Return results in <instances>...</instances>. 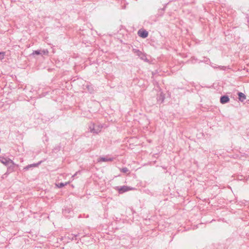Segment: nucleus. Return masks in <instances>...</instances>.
<instances>
[{
	"mask_svg": "<svg viewBox=\"0 0 249 249\" xmlns=\"http://www.w3.org/2000/svg\"><path fill=\"white\" fill-rule=\"evenodd\" d=\"M0 161L5 166H8L10 163H13V161L8 158L0 156Z\"/></svg>",
	"mask_w": 249,
	"mask_h": 249,
	"instance_id": "nucleus-3",
	"label": "nucleus"
},
{
	"mask_svg": "<svg viewBox=\"0 0 249 249\" xmlns=\"http://www.w3.org/2000/svg\"><path fill=\"white\" fill-rule=\"evenodd\" d=\"M133 52L137 55L141 59L144 60V61H148L146 54L143 52L137 49H133Z\"/></svg>",
	"mask_w": 249,
	"mask_h": 249,
	"instance_id": "nucleus-2",
	"label": "nucleus"
},
{
	"mask_svg": "<svg viewBox=\"0 0 249 249\" xmlns=\"http://www.w3.org/2000/svg\"><path fill=\"white\" fill-rule=\"evenodd\" d=\"M42 161H39L36 163H33L31 164H29V166H32L33 167H37L39 165H40L42 163Z\"/></svg>",
	"mask_w": 249,
	"mask_h": 249,
	"instance_id": "nucleus-16",
	"label": "nucleus"
},
{
	"mask_svg": "<svg viewBox=\"0 0 249 249\" xmlns=\"http://www.w3.org/2000/svg\"><path fill=\"white\" fill-rule=\"evenodd\" d=\"M113 158H108L107 157H101L98 159V162H107L112 161Z\"/></svg>",
	"mask_w": 249,
	"mask_h": 249,
	"instance_id": "nucleus-10",
	"label": "nucleus"
},
{
	"mask_svg": "<svg viewBox=\"0 0 249 249\" xmlns=\"http://www.w3.org/2000/svg\"><path fill=\"white\" fill-rule=\"evenodd\" d=\"M128 169L127 167H124L121 169V171L123 173H126L128 171Z\"/></svg>",
	"mask_w": 249,
	"mask_h": 249,
	"instance_id": "nucleus-21",
	"label": "nucleus"
},
{
	"mask_svg": "<svg viewBox=\"0 0 249 249\" xmlns=\"http://www.w3.org/2000/svg\"><path fill=\"white\" fill-rule=\"evenodd\" d=\"M31 167H33L32 166H29V165L25 166L24 168V170H29L30 168Z\"/></svg>",
	"mask_w": 249,
	"mask_h": 249,
	"instance_id": "nucleus-23",
	"label": "nucleus"
},
{
	"mask_svg": "<svg viewBox=\"0 0 249 249\" xmlns=\"http://www.w3.org/2000/svg\"><path fill=\"white\" fill-rule=\"evenodd\" d=\"M230 102V98L227 95H222L220 98V102L222 104H225Z\"/></svg>",
	"mask_w": 249,
	"mask_h": 249,
	"instance_id": "nucleus-5",
	"label": "nucleus"
},
{
	"mask_svg": "<svg viewBox=\"0 0 249 249\" xmlns=\"http://www.w3.org/2000/svg\"><path fill=\"white\" fill-rule=\"evenodd\" d=\"M157 102L161 104L162 103L165 99V95L163 92H160L159 94L157 95Z\"/></svg>",
	"mask_w": 249,
	"mask_h": 249,
	"instance_id": "nucleus-8",
	"label": "nucleus"
},
{
	"mask_svg": "<svg viewBox=\"0 0 249 249\" xmlns=\"http://www.w3.org/2000/svg\"><path fill=\"white\" fill-rule=\"evenodd\" d=\"M138 35L140 37L145 38L148 36V32L144 29H140L138 32Z\"/></svg>",
	"mask_w": 249,
	"mask_h": 249,
	"instance_id": "nucleus-4",
	"label": "nucleus"
},
{
	"mask_svg": "<svg viewBox=\"0 0 249 249\" xmlns=\"http://www.w3.org/2000/svg\"><path fill=\"white\" fill-rule=\"evenodd\" d=\"M211 66L214 68H217L216 67L214 66V65H211Z\"/></svg>",
	"mask_w": 249,
	"mask_h": 249,
	"instance_id": "nucleus-27",
	"label": "nucleus"
},
{
	"mask_svg": "<svg viewBox=\"0 0 249 249\" xmlns=\"http://www.w3.org/2000/svg\"><path fill=\"white\" fill-rule=\"evenodd\" d=\"M18 165L14 163L13 161V163H10V164L8 165L7 166V173H10L13 172L15 169V167L17 166Z\"/></svg>",
	"mask_w": 249,
	"mask_h": 249,
	"instance_id": "nucleus-6",
	"label": "nucleus"
},
{
	"mask_svg": "<svg viewBox=\"0 0 249 249\" xmlns=\"http://www.w3.org/2000/svg\"><path fill=\"white\" fill-rule=\"evenodd\" d=\"M79 235V233L77 234H71L68 236V238L71 240H76L77 239V237Z\"/></svg>",
	"mask_w": 249,
	"mask_h": 249,
	"instance_id": "nucleus-12",
	"label": "nucleus"
},
{
	"mask_svg": "<svg viewBox=\"0 0 249 249\" xmlns=\"http://www.w3.org/2000/svg\"><path fill=\"white\" fill-rule=\"evenodd\" d=\"M69 183V182H67L65 183H63V182H60V183H58L57 184H56V185L58 188H61L63 187L65 185L68 184Z\"/></svg>",
	"mask_w": 249,
	"mask_h": 249,
	"instance_id": "nucleus-14",
	"label": "nucleus"
},
{
	"mask_svg": "<svg viewBox=\"0 0 249 249\" xmlns=\"http://www.w3.org/2000/svg\"><path fill=\"white\" fill-rule=\"evenodd\" d=\"M41 54L42 53L41 52V51L39 50L34 51L32 53L33 55H39Z\"/></svg>",
	"mask_w": 249,
	"mask_h": 249,
	"instance_id": "nucleus-17",
	"label": "nucleus"
},
{
	"mask_svg": "<svg viewBox=\"0 0 249 249\" xmlns=\"http://www.w3.org/2000/svg\"><path fill=\"white\" fill-rule=\"evenodd\" d=\"M89 129L90 132L95 134V124L94 123H91L89 125Z\"/></svg>",
	"mask_w": 249,
	"mask_h": 249,
	"instance_id": "nucleus-13",
	"label": "nucleus"
},
{
	"mask_svg": "<svg viewBox=\"0 0 249 249\" xmlns=\"http://www.w3.org/2000/svg\"><path fill=\"white\" fill-rule=\"evenodd\" d=\"M61 146L59 145H56L55 146V147L53 148V151L54 152L59 151L60 150Z\"/></svg>",
	"mask_w": 249,
	"mask_h": 249,
	"instance_id": "nucleus-20",
	"label": "nucleus"
},
{
	"mask_svg": "<svg viewBox=\"0 0 249 249\" xmlns=\"http://www.w3.org/2000/svg\"><path fill=\"white\" fill-rule=\"evenodd\" d=\"M85 90H87L90 93H92L94 91L93 87L90 84H87L86 85H84Z\"/></svg>",
	"mask_w": 249,
	"mask_h": 249,
	"instance_id": "nucleus-9",
	"label": "nucleus"
},
{
	"mask_svg": "<svg viewBox=\"0 0 249 249\" xmlns=\"http://www.w3.org/2000/svg\"><path fill=\"white\" fill-rule=\"evenodd\" d=\"M41 52L42 53L41 54L46 55L48 54V51L47 50H43V51H41Z\"/></svg>",
	"mask_w": 249,
	"mask_h": 249,
	"instance_id": "nucleus-22",
	"label": "nucleus"
},
{
	"mask_svg": "<svg viewBox=\"0 0 249 249\" xmlns=\"http://www.w3.org/2000/svg\"><path fill=\"white\" fill-rule=\"evenodd\" d=\"M102 128V127L100 125H95V131H94L95 134H98L99 132H100Z\"/></svg>",
	"mask_w": 249,
	"mask_h": 249,
	"instance_id": "nucleus-15",
	"label": "nucleus"
},
{
	"mask_svg": "<svg viewBox=\"0 0 249 249\" xmlns=\"http://www.w3.org/2000/svg\"><path fill=\"white\" fill-rule=\"evenodd\" d=\"M5 55V52H0V60H2V59H3Z\"/></svg>",
	"mask_w": 249,
	"mask_h": 249,
	"instance_id": "nucleus-19",
	"label": "nucleus"
},
{
	"mask_svg": "<svg viewBox=\"0 0 249 249\" xmlns=\"http://www.w3.org/2000/svg\"><path fill=\"white\" fill-rule=\"evenodd\" d=\"M203 61L208 64L209 62H210V60L209 58H206V60H204Z\"/></svg>",
	"mask_w": 249,
	"mask_h": 249,
	"instance_id": "nucleus-24",
	"label": "nucleus"
},
{
	"mask_svg": "<svg viewBox=\"0 0 249 249\" xmlns=\"http://www.w3.org/2000/svg\"><path fill=\"white\" fill-rule=\"evenodd\" d=\"M114 189L117 191L120 194H122L125 192L134 189L133 187L124 185L123 186H116Z\"/></svg>",
	"mask_w": 249,
	"mask_h": 249,
	"instance_id": "nucleus-1",
	"label": "nucleus"
},
{
	"mask_svg": "<svg viewBox=\"0 0 249 249\" xmlns=\"http://www.w3.org/2000/svg\"><path fill=\"white\" fill-rule=\"evenodd\" d=\"M75 176H76V174H75L72 177H74Z\"/></svg>",
	"mask_w": 249,
	"mask_h": 249,
	"instance_id": "nucleus-28",
	"label": "nucleus"
},
{
	"mask_svg": "<svg viewBox=\"0 0 249 249\" xmlns=\"http://www.w3.org/2000/svg\"><path fill=\"white\" fill-rule=\"evenodd\" d=\"M217 68H219L220 70H225V68H226V67L225 66H218Z\"/></svg>",
	"mask_w": 249,
	"mask_h": 249,
	"instance_id": "nucleus-25",
	"label": "nucleus"
},
{
	"mask_svg": "<svg viewBox=\"0 0 249 249\" xmlns=\"http://www.w3.org/2000/svg\"><path fill=\"white\" fill-rule=\"evenodd\" d=\"M167 4H168V3L164 5V6L162 9H161V10H162V11H164L165 10V9H166V6H167Z\"/></svg>",
	"mask_w": 249,
	"mask_h": 249,
	"instance_id": "nucleus-26",
	"label": "nucleus"
},
{
	"mask_svg": "<svg viewBox=\"0 0 249 249\" xmlns=\"http://www.w3.org/2000/svg\"><path fill=\"white\" fill-rule=\"evenodd\" d=\"M237 95L238 96L239 100L241 102H243L246 99V95L241 92H238L237 93Z\"/></svg>",
	"mask_w": 249,
	"mask_h": 249,
	"instance_id": "nucleus-11",
	"label": "nucleus"
},
{
	"mask_svg": "<svg viewBox=\"0 0 249 249\" xmlns=\"http://www.w3.org/2000/svg\"><path fill=\"white\" fill-rule=\"evenodd\" d=\"M245 16V19L247 22L248 25H249V15L247 13L244 14Z\"/></svg>",
	"mask_w": 249,
	"mask_h": 249,
	"instance_id": "nucleus-18",
	"label": "nucleus"
},
{
	"mask_svg": "<svg viewBox=\"0 0 249 249\" xmlns=\"http://www.w3.org/2000/svg\"><path fill=\"white\" fill-rule=\"evenodd\" d=\"M62 213L63 215L67 217H71V215H68V214L72 213V211L70 208L65 207V208L63 209Z\"/></svg>",
	"mask_w": 249,
	"mask_h": 249,
	"instance_id": "nucleus-7",
	"label": "nucleus"
}]
</instances>
